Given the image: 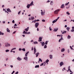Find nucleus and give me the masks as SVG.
Returning <instances> with one entry per match:
<instances>
[{"instance_id":"aec40b11","label":"nucleus","mask_w":74,"mask_h":74,"mask_svg":"<svg viewBox=\"0 0 74 74\" xmlns=\"http://www.w3.org/2000/svg\"><path fill=\"white\" fill-rule=\"evenodd\" d=\"M66 29H67V31H68V32H69V30H70V28L69 27H67L66 28Z\"/></svg>"},{"instance_id":"9b49d317","label":"nucleus","mask_w":74,"mask_h":74,"mask_svg":"<svg viewBox=\"0 0 74 74\" xmlns=\"http://www.w3.org/2000/svg\"><path fill=\"white\" fill-rule=\"evenodd\" d=\"M29 5H30V6H31V5H33V1H32L30 4H29Z\"/></svg>"},{"instance_id":"8fccbe9b","label":"nucleus","mask_w":74,"mask_h":74,"mask_svg":"<svg viewBox=\"0 0 74 74\" xmlns=\"http://www.w3.org/2000/svg\"><path fill=\"white\" fill-rule=\"evenodd\" d=\"M14 73H15V71H13V72L12 73V74H14Z\"/></svg>"},{"instance_id":"c85d7f7f","label":"nucleus","mask_w":74,"mask_h":74,"mask_svg":"<svg viewBox=\"0 0 74 74\" xmlns=\"http://www.w3.org/2000/svg\"><path fill=\"white\" fill-rule=\"evenodd\" d=\"M7 32H10V31L8 29V28H7Z\"/></svg>"},{"instance_id":"f8f14e48","label":"nucleus","mask_w":74,"mask_h":74,"mask_svg":"<svg viewBox=\"0 0 74 74\" xmlns=\"http://www.w3.org/2000/svg\"><path fill=\"white\" fill-rule=\"evenodd\" d=\"M7 11L8 12H11V10H10V9H7Z\"/></svg>"},{"instance_id":"ea45409f","label":"nucleus","mask_w":74,"mask_h":74,"mask_svg":"<svg viewBox=\"0 0 74 74\" xmlns=\"http://www.w3.org/2000/svg\"><path fill=\"white\" fill-rule=\"evenodd\" d=\"M21 11H20L18 13V15L20 14H21Z\"/></svg>"},{"instance_id":"49530a36","label":"nucleus","mask_w":74,"mask_h":74,"mask_svg":"<svg viewBox=\"0 0 74 74\" xmlns=\"http://www.w3.org/2000/svg\"><path fill=\"white\" fill-rule=\"evenodd\" d=\"M42 22H45V20L43 19L42 20Z\"/></svg>"},{"instance_id":"052dcab7","label":"nucleus","mask_w":74,"mask_h":74,"mask_svg":"<svg viewBox=\"0 0 74 74\" xmlns=\"http://www.w3.org/2000/svg\"><path fill=\"white\" fill-rule=\"evenodd\" d=\"M33 49H34L33 48V47H32L31 49L32 51H33Z\"/></svg>"},{"instance_id":"f03ea898","label":"nucleus","mask_w":74,"mask_h":74,"mask_svg":"<svg viewBox=\"0 0 74 74\" xmlns=\"http://www.w3.org/2000/svg\"><path fill=\"white\" fill-rule=\"evenodd\" d=\"M35 25L36 27L37 28L39 25V23H36L35 24Z\"/></svg>"},{"instance_id":"69168bd1","label":"nucleus","mask_w":74,"mask_h":74,"mask_svg":"<svg viewBox=\"0 0 74 74\" xmlns=\"http://www.w3.org/2000/svg\"><path fill=\"white\" fill-rule=\"evenodd\" d=\"M16 33V31H14L13 33V34H15Z\"/></svg>"},{"instance_id":"4468645a","label":"nucleus","mask_w":74,"mask_h":74,"mask_svg":"<svg viewBox=\"0 0 74 74\" xmlns=\"http://www.w3.org/2000/svg\"><path fill=\"white\" fill-rule=\"evenodd\" d=\"M29 51H28L26 53V54H25V56H27V55H28V53H29Z\"/></svg>"},{"instance_id":"1a4fd4ad","label":"nucleus","mask_w":74,"mask_h":74,"mask_svg":"<svg viewBox=\"0 0 74 74\" xmlns=\"http://www.w3.org/2000/svg\"><path fill=\"white\" fill-rule=\"evenodd\" d=\"M17 59L18 60H22V59L19 57L17 58Z\"/></svg>"},{"instance_id":"37998d69","label":"nucleus","mask_w":74,"mask_h":74,"mask_svg":"<svg viewBox=\"0 0 74 74\" xmlns=\"http://www.w3.org/2000/svg\"><path fill=\"white\" fill-rule=\"evenodd\" d=\"M46 63H47V62H44V64H45L44 65V66H45V64H46Z\"/></svg>"},{"instance_id":"de8ad7c7","label":"nucleus","mask_w":74,"mask_h":74,"mask_svg":"<svg viewBox=\"0 0 74 74\" xmlns=\"http://www.w3.org/2000/svg\"><path fill=\"white\" fill-rule=\"evenodd\" d=\"M25 33H26V32H25V31H24V32H23V34H25Z\"/></svg>"},{"instance_id":"72a5a7b5","label":"nucleus","mask_w":74,"mask_h":74,"mask_svg":"<svg viewBox=\"0 0 74 74\" xmlns=\"http://www.w3.org/2000/svg\"><path fill=\"white\" fill-rule=\"evenodd\" d=\"M66 14L69 15H70V13L69 12H66Z\"/></svg>"},{"instance_id":"cd10ccee","label":"nucleus","mask_w":74,"mask_h":74,"mask_svg":"<svg viewBox=\"0 0 74 74\" xmlns=\"http://www.w3.org/2000/svg\"><path fill=\"white\" fill-rule=\"evenodd\" d=\"M38 54H39L38 53H37L36 54V57H38Z\"/></svg>"},{"instance_id":"2eb2a0df","label":"nucleus","mask_w":74,"mask_h":74,"mask_svg":"<svg viewBox=\"0 0 74 74\" xmlns=\"http://www.w3.org/2000/svg\"><path fill=\"white\" fill-rule=\"evenodd\" d=\"M30 5L29 4L27 5V8H30Z\"/></svg>"},{"instance_id":"c9c22d12","label":"nucleus","mask_w":74,"mask_h":74,"mask_svg":"<svg viewBox=\"0 0 74 74\" xmlns=\"http://www.w3.org/2000/svg\"><path fill=\"white\" fill-rule=\"evenodd\" d=\"M68 70H70V66H69L68 68Z\"/></svg>"},{"instance_id":"a19ab883","label":"nucleus","mask_w":74,"mask_h":74,"mask_svg":"<svg viewBox=\"0 0 74 74\" xmlns=\"http://www.w3.org/2000/svg\"><path fill=\"white\" fill-rule=\"evenodd\" d=\"M22 51H25V48H23L22 49Z\"/></svg>"},{"instance_id":"b1692460","label":"nucleus","mask_w":74,"mask_h":74,"mask_svg":"<svg viewBox=\"0 0 74 74\" xmlns=\"http://www.w3.org/2000/svg\"><path fill=\"white\" fill-rule=\"evenodd\" d=\"M39 67V65H36L35 66V68H38Z\"/></svg>"},{"instance_id":"4c0bfd02","label":"nucleus","mask_w":74,"mask_h":74,"mask_svg":"<svg viewBox=\"0 0 74 74\" xmlns=\"http://www.w3.org/2000/svg\"><path fill=\"white\" fill-rule=\"evenodd\" d=\"M34 44H38V42H34Z\"/></svg>"},{"instance_id":"393cba45","label":"nucleus","mask_w":74,"mask_h":74,"mask_svg":"<svg viewBox=\"0 0 74 74\" xmlns=\"http://www.w3.org/2000/svg\"><path fill=\"white\" fill-rule=\"evenodd\" d=\"M61 33H62V34H64V33H66V31H64L62 32V31H61Z\"/></svg>"},{"instance_id":"dca6fc26","label":"nucleus","mask_w":74,"mask_h":74,"mask_svg":"<svg viewBox=\"0 0 74 74\" xmlns=\"http://www.w3.org/2000/svg\"><path fill=\"white\" fill-rule=\"evenodd\" d=\"M61 8H64V4H63L61 6Z\"/></svg>"},{"instance_id":"a211bd4d","label":"nucleus","mask_w":74,"mask_h":74,"mask_svg":"<svg viewBox=\"0 0 74 74\" xmlns=\"http://www.w3.org/2000/svg\"><path fill=\"white\" fill-rule=\"evenodd\" d=\"M49 58H50V59H52V58H53L52 55H50L49 56Z\"/></svg>"},{"instance_id":"774afa93","label":"nucleus","mask_w":74,"mask_h":74,"mask_svg":"<svg viewBox=\"0 0 74 74\" xmlns=\"http://www.w3.org/2000/svg\"><path fill=\"white\" fill-rule=\"evenodd\" d=\"M67 25H66L64 27H67Z\"/></svg>"},{"instance_id":"e433bc0d","label":"nucleus","mask_w":74,"mask_h":74,"mask_svg":"<svg viewBox=\"0 0 74 74\" xmlns=\"http://www.w3.org/2000/svg\"><path fill=\"white\" fill-rule=\"evenodd\" d=\"M47 47V45H45L44 46V48H46Z\"/></svg>"},{"instance_id":"a878e982","label":"nucleus","mask_w":74,"mask_h":74,"mask_svg":"<svg viewBox=\"0 0 74 74\" xmlns=\"http://www.w3.org/2000/svg\"><path fill=\"white\" fill-rule=\"evenodd\" d=\"M70 5H69L68 7L67 6L66 7V8H67V9H69V8H70Z\"/></svg>"},{"instance_id":"e2e57ef3","label":"nucleus","mask_w":74,"mask_h":74,"mask_svg":"<svg viewBox=\"0 0 74 74\" xmlns=\"http://www.w3.org/2000/svg\"><path fill=\"white\" fill-rule=\"evenodd\" d=\"M36 21V22H38V21H40V20H37Z\"/></svg>"},{"instance_id":"c03bdc74","label":"nucleus","mask_w":74,"mask_h":74,"mask_svg":"<svg viewBox=\"0 0 74 74\" xmlns=\"http://www.w3.org/2000/svg\"><path fill=\"white\" fill-rule=\"evenodd\" d=\"M59 17H58L57 18V19H56V21H58V19H59Z\"/></svg>"},{"instance_id":"2f4dec72","label":"nucleus","mask_w":74,"mask_h":74,"mask_svg":"<svg viewBox=\"0 0 74 74\" xmlns=\"http://www.w3.org/2000/svg\"><path fill=\"white\" fill-rule=\"evenodd\" d=\"M49 41H46L45 42V44H46V45H47V44H48V42H49Z\"/></svg>"},{"instance_id":"bf43d9fd","label":"nucleus","mask_w":74,"mask_h":74,"mask_svg":"<svg viewBox=\"0 0 74 74\" xmlns=\"http://www.w3.org/2000/svg\"><path fill=\"white\" fill-rule=\"evenodd\" d=\"M65 68H63V69H63L62 70V71H64V70H65Z\"/></svg>"},{"instance_id":"6e6d98bb","label":"nucleus","mask_w":74,"mask_h":74,"mask_svg":"<svg viewBox=\"0 0 74 74\" xmlns=\"http://www.w3.org/2000/svg\"><path fill=\"white\" fill-rule=\"evenodd\" d=\"M57 37H58V36H59V37H60L61 36V35H57Z\"/></svg>"},{"instance_id":"4d7b16f0","label":"nucleus","mask_w":74,"mask_h":74,"mask_svg":"<svg viewBox=\"0 0 74 74\" xmlns=\"http://www.w3.org/2000/svg\"><path fill=\"white\" fill-rule=\"evenodd\" d=\"M30 34V32H29L28 33H27V34Z\"/></svg>"},{"instance_id":"680f3d73","label":"nucleus","mask_w":74,"mask_h":74,"mask_svg":"<svg viewBox=\"0 0 74 74\" xmlns=\"http://www.w3.org/2000/svg\"><path fill=\"white\" fill-rule=\"evenodd\" d=\"M10 67H11V68H12L13 67V66L12 65H10Z\"/></svg>"},{"instance_id":"ddd939ff","label":"nucleus","mask_w":74,"mask_h":74,"mask_svg":"<svg viewBox=\"0 0 74 74\" xmlns=\"http://www.w3.org/2000/svg\"><path fill=\"white\" fill-rule=\"evenodd\" d=\"M56 21H57V20H56H56H54L53 21H52V23H55Z\"/></svg>"},{"instance_id":"864d4df0","label":"nucleus","mask_w":74,"mask_h":74,"mask_svg":"<svg viewBox=\"0 0 74 74\" xmlns=\"http://www.w3.org/2000/svg\"><path fill=\"white\" fill-rule=\"evenodd\" d=\"M43 64H44L43 63H42L40 64V66H43Z\"/></svg>"},{"instance_id":"7c9ffc66","label":"nucleus","mask_w":74,"mask_h":74,"mask_svg":"<svg viewBox=\"0 0 74 74\" xmlns=\"http://www.w3.org/2000/svg\"><path fill=\"white\" fill-rule=\"evenodd\" d=\"M53 1H51V2L50 3L51 5H53Z\"/></svg>"},{"instance_id":"5fc2aeb1","label":"nucleus","mask_w":74,"mask_h":74,"mask_svg":"<svg viewBox=\"0 0 74 74\" xmlns=\"http://www.w3.org/2000/svg\"><path fill=\"white\" fill-rule=\"evenodd\" d=\"M61 40H61V39H60L59 40V42H60V41H61Z\"/></svg>"},{"instance_id":"f257e3e1","label":"nucleus","mask_w":74,"mask_h":74,"mask_svg":"<svg viewBox=\"0 0 74 74\" xmlns=\"http://www.w3.org/2000/svg\"><path fill=\"white\" fill-rule=\"evenodd\" d=\"M60 10V9H57L55 10L54 12V14H58V12Z\"/></svg>"},{"instance_id":"4be33fe9","label":"nucleus","mask_w":74,"mask_h":74,"mask_svg":"<svg viewBox=\"0 0 74 74\" xmlns=\"http://www.w3.org/2000/svg\"><path fill=\"white\" fill-rule=\"evenodd\" d=\"M41 15H44V13L43 12H41Z\"/></svg>"},{"instance_id":"a18cd8bd","label":"nucleus","mask_w":74,"mask_h":74,"mask_svg":"<svg viewBox=\"0 0 74 74\" xmlns=\"http://www.w3.org/2000/svg\"><path fill=\"white\" fill-rule=\"evenodd\" d=\"M70 48L71 49L73 50V48H72V47H71V46H70Z\"/></svg>"},{"instance_id":"f704fd0d","label":"nucleus","mask_w":74,"mask_h":74,"mask_svg":"<svg viewBox=\"0 0 74 74\" xmlns=\"http://www.w3.org/2000/svg\"><path fill=\"white\" fill-rule=\"evenodd\" d=\"M48 62H49V60L47 59L46 61V63H48Z\"/></svg>"},{"instance_id":"603ef678","label":"nucleus","mask_w":74,"mask_h":74,"mask_svg":"<svg viewBox=\"0 0 74 74\" xmlns=\"http://www.w3.org/2000/svg\"><path fill=\"white\" fill-rule=\"evenodd\" d=\"M49 30H50V31H52V29H51V27H49Z\"/></svg>"},{"instance_id":"39448f33","label":"nucleus","mask_w":74,"mask_h":74,"mask_svg":"<svg viewBox=\"0 0 74 74\" xmlns=\"http://www.w3.org/2000/svg\"><path fill=\"white\" fill-rule=\"evenodd\" d=\"M58 30V28L56 29H54L53 30V32H57Z\"/></svg>"},{"instance_id":"7ed1b4c3","label":"nucleus","mask_w":74,"mask_h":74,"mask_svg":"<svg viewBox=\"0 0 74 74\" xmlns=\"http://www.w3.org/2000/svg\"><path fill=\"white\" fill-rule=\"evenodd\" d=\"M39 40L38 41L40 42V41H42V37H40L39 38Z\"/></svg>"},{"instance_id":"5701e85b","label":"nucleus","mask_w":74,"mask_h":74,"mask_svg":"<svg viewBox=\"0 0 74 74\" xmlns=\"http://www.w3.org/2000/svg\"><path fill=\"white\" fill-rule=\"evenodd\" d=\"M24 59H25V60H27V57H25L24 58Z\"/></svg>"},{"instance_id":"423d86ee","label":"nucleus","mask_w":74,"mask_h":74,"mask_svg":"<svg viewBox=\"0 0 74 74\" xmlns=\"http://www.w3.org/2000/svg\"><path fill=\"white\" fill-rule=\"evenodd\" d=\"M60 66H62V65H63V62H61L60 63Z\"/></svg>"},{"instance_id":"f3484780","label":"nucleus","mask_w":74,"mask_h":74,"mask_svg":"<svg viewBox=\"0 0 74 74\" xmlns=\"http://www.w3.org/2000/svg\"><path fill=\"white\" fill-rule=\"evenodd\" d=\"M68 39H70L71 36L70 35H68L67 37Z\"/></svg>"},{"instance_id":"79ce46f5","label":"nucleus","mask_w":74,"mask_h":74,"mask_svg":"<svg viewBox=\"0 0 74 74\" xmlns=\"http://www.w3.org/2000/svg\"><path fill=\"white\" fill-rule=\"evenodd\" d=\"M5 51L6 52H9V50H6Z\"/></svg>"},{"instance_id":"338daca9","label":"nucleus","mask_w":74,"mask_h":74,"mask_svg":"<svg viewBox=\"0 0 74 74\" xmlns=\"http://www.w3.org/2000/svg\"><path fill=\"white\" fill-rule=\"evenodd\" d=\"M19 51H21V48H19Z\"/></svg>"},{"instance_id":"58836bf2","label":"nucleus","mask_w":74,"mask_h":74,"mask_svg":"<svg viewBox=\"0 0 74 74\" xmlns=\"http://www.w3.org/2000/svg\"><path fill=\"white\" fill-rule=\"evenodd\" d=\"M71 31V32H74V29H72Z\"/></svg>"},{"instance_id":"473e14b6","label":"nucleus","mask_w":74,"mask_h":74,"mask_svg":"<svg viewBox=\"0 0 74 74\" xmlns=\"http://www.w3.org/2000/svg\"><path fill=\"white\" fill-rule=\"evenodd\" d=\"M39 61H40L41 62H42V60L41 58H39Z\"/></svg>"},{"instance_id":"09e8293b","label":"nucleus","mask_w":74,"mask_h":74,"mask_svg":"<svg viewBox=\"0 0 74 74\" xmlns=\"http://www.w3.org/2000/svg\"><path fill=\"white\" fill-rule=\"evenodd\" d=\"M69 71H70V73H73L72 72V71H71V70L70 69V70H69Z\"/></svg>"},{"instance_id":"3c124183","label":"nucleus","mask_w":74,"mask_h":74,"mask_svg":"<svg viewBox=\"0 0 74 74\" xmlns=\"http://www.w3.org/2000/svg\"><path fill=\"white\" fill-rule=\"evenodd\" d=\"M12 23H15V21H14V20H13L12 21Z\"/></svg>"},{"instance_id":"412c9836","label":"nucleus","mask_w":74,"mask_h":74,"mask_svg":"<svg viewBox=\"0 0 74 74\" xmlns=\"http://www.w3.org/2000/svg\"><path fill=\"white\" fill-rule=\"evenodd\" d=\"M0 35H4V33H2L0 31Z\"/></svg>"},{"instance_id":"9d476101","label":"nucleus","mask_w":74,"mask_h":74,"mask_svg":"<svg viewBox=\"0 0 74 74\" xmlns=\"http://www.w3.org/2000/svg\"><path fill=\"white\" fill-rule=\"evenodd\" d=\"M64 51H65V49H64V48H63L61 49V52H64Z\"/></svg>"},{"instance_id":"13d9d810","label":"nucleus","mask_w":74,"mask_h":74,"mask_svg":"<svg viewBox=\"0 0 74 74\" xmlns=\"http://www.w3.org/2000/svg\"><path fill=\"white\" fill-rule=\"evenodd\" d=\"M18 71H17L16 72V74H18Z\"/></svg>"},{"instance_id":"6e6552de","label":"nucleus","mask_w":74,"mask_h":74,"mask_svg":"<svg viewBox=\"0 0 74 74\" xmlns=\"http://www.w3.org/2000/svg\"><path fill=\"white\" fill-rule=\"evenodd\" d=\"M29 27H27V28L25 29V30L26 32H27L29 30Z\"/></svg>"},{"instance_id":"bb28decb","label":"nucleus","mask_w":74,"mask_h":74,"mask_svg":"<svg viewBox=\"0 0 74 74\" xmlns=\"http://www.w3.org/2000/svg\"><path fill=\"white\" fill-rule=\"evenodd\" d=\"M44 45H45V43L44 42H42V46H44Z\"/></svg>"},{"instance_id":"0e129e2a","label":"nucleus","mask_w":74,"mask_h":74,"mask_svg":"<svg viewBox=\"0 0 74 74\" xmlns=\"http://www.w3.org/2000/svg\"><path fill=\"white\" fill-rule=\"evenodd\" d=\"M37 31H39V29H38V28H37Z\"/></svg>"},{"instance_id":"0eeeda50","label":"nucleus","mask_w":74,"mask_h":74,"mask_svg":"<svg viewBox=\"0 0 74 74\" xmlns=\"http://www.w3.org/2000/svg\"><path fill=\"white\" fill-rule=\"evenodd\" d=\"M34 54L35 53H36V49L35 47H34Z\"/></svg>"},{"instance_id":"6ab92c4d","label":"nucleus","mask_w":74,"mask_h":74,"mask_svg":"<svg viewBox=\"0 0 74 74\" xmlns=\"http://www.w3.org/2000/svg\"><path fill=\"white\" fill-rule=\"evenodd\" d=\"M31 20L32 21H33V19H34V17H31Z\"/></svg>"},{"instance_id":"20e7f679","label":"nucleus","mask_w":74,"mask_h":74,"mask_svg":"<svg viewBox=\"0 0 74 74\" xmlns=\"http://www.w3.org/2000/svg\"><path fill=\"white\" fill-rule=\"evenodd\" d=\"M9 46H10V44H9L7 43V44H5V46L6 47H9Z\"/></svg>"},{"instance_id":"c756f323","label":"nucleus","mask_w":74,"mask_h":74,"mask_svg":"<svg viewBox=\"0 0 74 74\" xmlns=\"http://www.w3.org/2000/svg\"><path fill=\"white\" fill-rule=\"evenodd\" d=\"M69 3H69V2H68V3H66L65 4V5H67L69 4Z\"/></svg>"}]
</instances>
